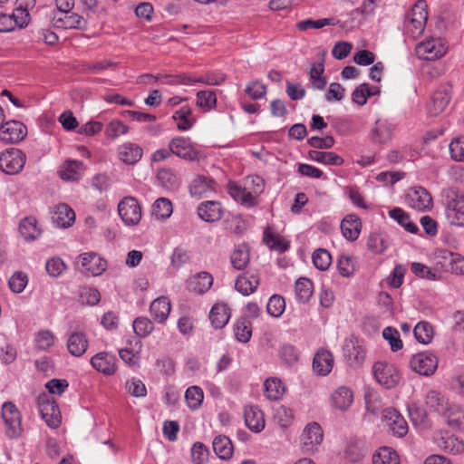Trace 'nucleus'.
Listing matches in <instances>:
<instances>
[{
	"label": "nucleus",
	"instance_id": "nucleus-44",
	"mask_svg": "<svg viewBox=\"0 0 464 464\" xmlns=\"http://www.w3.org/2000/svg\"><path fill=\"white\" fill-rule=\"evenodd\" d=\"M213 450L222 459H227L233 454L232 442L227 436H217L213 440Z\"/></svg>",
	"mask_w": 464,
	"mask_h": 464
},
{
	"label": "nucleus",
	"instance_id": "nucleus-54",
	"mask_svg": "<svg viewBox=\"0 0 464 464\" xmlns=\"http://www.w3.org/2000/svg\"><path fill=\"white\" fill-rule=\"evenodd\" d=\"M100 300V292L95 288L82 287L79 291L78 301L83 305H95Z\"/></svg>",
	"mask_w": 464,
	"mask_h": 464
},
{
	"label": "nucleus",
	"instance_id": "nucleus-39",
	"mask_svg": "<svg viewBox=\"0 0 464 464\" xmlns=\"http://www.w3.org/2000/svg\"><path fill=\"white\" fill-rule=\"evenodd\" d=\"M215 182L207 177L199 176L196 178L189 186V191L192 196H207L208 192L214 190Z\"/></svg>",
	"mask_w": 464,
	"mask_h": 464
},
{
	"label": "nucleus",
	"instance_id": "nucleus-49",
	"mask_svg": "<svg viewBox=\"0 0 464 464\" xmlns=\"http://www.w3.org/2000/svg\"><path fill=\"white\" fill-rule=\"evenodd\" d=\"M418 342L423 344L430 343L433 338V327L428 322H420L413 330Z\"/></svg>",
	"mask_w": 464,
	"mask_h": 464
},
{
	"label": "nucleus",
	"instance_id": "nucleus-30",
	"mask_svg": "<svg viewBox=\"0 0 464 464\" xmlns=\"http://www.w3.org/2000/svg\"><path fill=\"white\" fill-rule=\"evenodd\" d=\"M82 166L83 163L82 161L67 160L61 167L59 175L63 180L77 181L82 175Z\"/></svg>",
	"mask_w": 464,
	"mask_h": 464
},
{
	"label": "nucleus",
	"instance_id": "nucleus-60",
	"mask_svg": "<svg viewBox=\"0 0 464 464\" xmlns=\"http://www.w3.org/2000/svg\"><path fill=\"white\" fill-rule=\"evenodd\" d=\"M28 283L27 275L18 271L15 272L9 279L8 285L12 292L15 294L22 293Z\"/></svg>",
	"mask_w": 464,
	"mask_h": 464
},
{
	"label": "nucleus",
	"instance_id": "nucleus-48",
	"mask_svg": "<svg viewBox=\"0 0 464 464\" xmlns=\"http://www.w3.org/2000/svg\"><path fill=\"white\" fill-rule=\"evenodd\" d=\"M172 203L166 198H158L152 205V215L157 219H166L172 214Z\"/></svg>",
	"mask_w": 464,
	"mask_h": 464
},
{
	"label": "nucleus",
	"instance_id": "nucleus-46",
	"mask_svg": "<svg viewBox=\"0 0 464 464\" xmlns=\"http://www.w3.org/2000/svg\"><path fill=\"white\" fill-rule=\"evenodd\" d=\"M264 391L266 397L270 401L279 400L284 392L285 386L277 378L267 379L264 383Z\"/></svg>",
	"mask_w": 464,
	"mask_h": 464
},
{
	"label": "nucleus",
	"instance_id": "nucleus-34",
	"mask_svg": "<svg viewBox=\"0 0 464 464\" xmlns=\"http://www.w3.org/2000/svg\"><path fill=\"white\" fill-rule=\"evenodd\" d=\"M230 260L235 269H245L250 260V251L248 246L246 244H241L237 246L231 254Z\"/></svg>",
	"mask_w": 464,
	"mask_h": 464
},
{
	"label": "nucleus",
	"instance_id": "nucleus-31",
	"mask_svg": "<svg viewBox=\"0 0 464 464\" xmlns=\"http://www.w3.org/2000/svg\"><path fill=\"white\" fill-rule=\"evenodd\" d=\"M392 127L382 121H377L370 132V139L373 143L384 144L392 140Z\"/></svg>",
	"mask_w": 464,
	"mask_h": 464
},
{
	"label": "nucleus",
	"instance_id": "nucleus-18",
	"mask_svg": "<svg viewBox=\"0 0 464 464\" xmlns=\"http://www.w3.org/2000/svg\"><path fill=\"white\" fill-rule=\"evenodd\" d=\"M116 357L109 353L102 352L91 359L92 367L106 375H111L116 371Z\"/></svg>",
	"mask_w": 464,
	"mask_h": 464
},
{
	"label": "nucleus",
	"instance_id": "nucleus-56",
	"mask_svg": "<svg viewBox=\"0 0 464 464\" xmlns=\"http://www.w3.org/2000/svg\"><path fill=\"white\" fill-rule=\"evenodd\" d=\"M334 24H336L334 18H323L318 20L306 19L298 22L296 27L300 31H306L308 29H320L326 25Z\"/></svg>",
	"mask_w": 464,
	"mask_h": 464
},
{
	"label": "nucleus",
	"instance_id": "nucleus-33",
	"mask_svg": "<svg viewBox=\"0 0 464 464\" xmlns=\"http://www.w3.org/2000/svg\"><path fill=\"white\" fill-rule=\"evenodd\" d=\"M443 418L450 428L464 430V409L461 406L451 404Z\"/></svg>",
	"mask_w": 464,
	"mask_h": 464
},
{
	"label": "nucleus",
	"instance_id": "nucleus-1",
	"mask_svg": "<svg viewBox=\"0 0 464 464\" xmlns=\"http://www.w3.org/2000/svg\"><path fill=\"white\" fill-rule=\"evenodd\" d=\"M447 221L456 227H464V194L453 188L442 191Z\"/></svg>",
	"mask_w": 464,
	"mask_h": 464
},
{
	"label": "nucleus",
	"instance_id": "nucleus-41",
	"mask_svg": "<svg viewBox=\"0 0 464 464\" xmlns=\"http://www.w3.org/2000/svg\"><path fill=\"white\" fill-rule=\"evenodd\" d=\"M19 231L26 240H34L41 235V229L37 227L36 218H24L19 225Z\"/></svg>",
	"mask_w": 464,
	"mask_h": 464
},
{
	"label": "nucleus",
	"instance_id": "nucleus-10",
	"mask_svg": "<svg viewBox=\"0 0 464 464\" xmlns=\"http://www.w3.org/2000/svg\"><path fill=\"white\" fill-rule=\"evenodd\" d=\"M416 52L420 59L435 60L442 57L446 52L447 47L440 38H432L417 44Z\"/></svg>",
	"mask_w": 464,
	"mask_h": 464
},
{
	"label": "nucleus",
	"instance_id": "nucleus-45",
	"mask_svg": "<svg viewBox=\"0 0 464 464\" xmlns=\"http://www.w3.org/2000/svg\"><path fill=\"white\" fill-rule=\"evenodd\" d=\"M295 291L297 300L301 303H306L314 293L313 282L308 278L301 277L295 282Z\"/></svg>",
	"mask_w": 464,
	"mask_h": 464
},
{
	"label": "nucleus",
	"instance_id": "nucleus-47",
	"mask_svg": "<svg viewBox=\"0 0 464 464\" xmlns=\"http://www.w3.org/2000/svg\"><path fill=\"white\" fill-rule=\"evenodd\" d=\"M389 214L390 217L403 227L406 231L412 234L418 232V226L410 219V216L401 208H395L392 209Z\"/></svg>",
	"mask_w": 464,
	"mask_h": 464
},
{
	"label": "nucleus",
	"instance_id": "nucleus-28",
	"mask_svg": "<svg viewBox=\"0 0 464 464\" xmlns=\"http://www.w3.org/2000/svg\"><path fill=\"white\" fill-rule=\"evenodd\" d=\"M88 340L82 332H72L67 340V349L75 357L82 356L88 348Z\"/></svg>",
	"mask_w": 464,
	"mask_h": 464
},
{
	"label": "nucleus",
	"instance_id": "nucleus-26",
	"mask_svg": "<svg viewBox=\"0 0 464 464\" xmlns=\"http://www.w3.org/2000/svg\"><path fill=\"white\" fill-rule=\"evenodd\" d=\"M171 310L170 301L166 296L156 298L150 306V312L153 319L159 324H163Z\"/></svg>",
	"mask_w": 464,
	"mask_h": 464
},
{
	"label": "nucleus",
	"instance_id": "nucleus-27",
	"mask_svg": "<svg viewBox=\"0 0 464 464\" xmlns=\"http://www.w3.org/2000/svg\"><path fill=\"white\" fill-rule=\"evenodd\" d=\"M230 309L224 303L215 304L209 312V320L215 329H222L229 321Z\"/></svg>",
	"mask_w": 464,
	"mask_h": 464
},
{
	"label": "nucleus",
	"instance_id": "nucleus-11",
	"mask_svg": "<svg viewBox=\"0 0 464 464\" xmlns=\"http://www.w3.org/2000/svg\"><path fill=\"white\" fill-rule=\"evenodd\" d=\"M323 430L316 422L309 423L301 435L302 450L305 453L313 452L323 441Z\"/></svg>",
	"mask_w": 464,
	"mask_h": 464
},
{
	"label": "nucleus",
	"instance_id": "nucleus-22",
	"mask_svg": "<svg viewBox=\"0 0 464 464\" xmlns=\"http://www.w3.org/2000/svg\"><path fill=\"white\" fill-rule=\"evenodd\" d=\"M142 149L136 143L126 142L118 148L119 159L125 164L132 165L140 160Z\"/></svg>",
	"mask_w": 464,
	"mask_h": 464
},
{
	"label": "nucleus",
	"instance_id": "nucleus-58",
	"mask_svg": "<svg viewBox=\"0 0 464 464\" xmlns=\"http://www.w3.org/2000/svg\"><path fill=\"white\" fill-rule=\"evenodd\" d=\"M285 309V302L281 295H274L269 298V301L266 305V310L270 315L274 317H279L283 314Z\"/></svg>",
	"mask_w": 464,
	"mask_h": 464
},
{
	"label": "nucleus",
	"instance_id": "nucleus-12",
	"mask_svg": "<svg viewBox=\"0 0 464 464\" xmlns=\"http://www.w3.org/2000/svg\"><path fill=\"white\" fill-rule=\"evenodd\" d=\"M169 147L172 154L185 160H197L198 159V151L194 148L191 141L188 138L176 137L170 140Z\"/></svg>",
	"mask_w": 464,
	"mask_h": 464
},
{
	"label": "nucleus",
	"instance_id": "nucleus-20",
	"mask_svg": "<svg viewBox=\"0 0 464 464\" xmlns=\"http://www.w3.org/2000/svg\"><path fill=\"white\" fill-rule=\"evenodd\" d=\"M425 404L430 411H434L442 417L450 407L449 400L439 391L430 390L425 395Z\"/></svg>",
	"mask_w": 464,
	"mask_h": 464
},
{
	"label": "nucleus",
	"instance_id": "nucleus-25",
	"mask_svg": "<svg viewBox=\"0 0 464 464\" xmlns=\"http://www.w3.org/2000/svg\"><path fill=\"white\" fill-rule=\"evenodd\" d=\"M362 228V223L357 215H347L341 222V230L343 236L350 240L354 241L358 238Z\"/></svg>",
	"mask_w": 464,
	"mask_h": 464
},
{
	"label": "nucleus",
	"instance_id": "nucleus-3",
	"mask_svg": "<svg viewBox=\"0 0 464 464\" xmlns=\"http://www.w3.org/2000/svg\"><path fill=\"white\" fill-rule=\"evenodd\" d=\"M37 406L42 419L50 428H57L61 423V412L58 404L46 393L37 397Z\"/></svg>",
	"mask_w": 464,
	"mask_h": 464
},
{
	"label": "nucleus",
	"instance_id": "nucleus-64",
	"mask_svg": "<svg viewBox=\"0 0 464 464\" xmlns=\"http://www.w3.org/2000/svg\"><path fill=\"white\" fill-rule=\"evenodd\" d=\"M451 158L456 161H464V136L454 139L450 144Z\"/></svg>",
	"mask_w": 464,
	"mask_h": 464
},
{
	"label": "nucleus",
	"instance_id": "nucleus-43",
	"mask_svg": "<svg viewBox=\"0 0 464 464\" xmlns=\"http://www.w3.org/2000/svg\"><path fill=\"white\" fill-rule=\"evenodd\" d=\"M372 464H400V459L393 449L382 447L373 454Z\"/></svg>",
	"mask_w": 464,
	"mask_h": 464
},
{
	"label": "nucleus",
	"instance_id": "nucleus-35",
	"mask_svg": "<svg viewBox=\"0 0 464 464\" xmlns=\"http://www.w3.org/2000/svg\"><path fill=\"white\" fill-rule=\"evenodd\" d=\"M308 157L314 161L332 166H341L344 161L341 156L333 151L310 150Z\"/></svg>",
	"mask_w": 464,
	"mask_h": 464
},
{
	"label": "nucleus",
	"instance_id": "nucleus-2",
	"mask_svg": "<svg viewBox=\"0 0 464 464\" xmlns=\"http://www.w3.org/2000/svg\"><path fill=\"white\" fill-rule=\"evenodd\" d=\"M25 162L26 156L19 149L9 148L0 153V170L7 175L20 173Z\"/></svg>",
	"mask_w": 464,
	"mask_h": 464
},
{
	"label": "nucleus",
	"instance_id": "nucleus-62",
	"mask_svg": "<svg viewBox=\"0 0 464 464\" xmlns=\"http://www.w3.org/2000/svg\"><path fill=\"white\" fill-rule=\"evenodd\" d=\"M275 420L282 428H286L294 420L293 411L284 405H281L276 410Z\"/></svg>",
	"mask_w": 464,
	"mask_h": 464
},
{
	"label": "nucleus",
	"instance_id": "nucleus-55",
	"mask_svg": "<svg viewBox=\"0 0 464 464\" xmlns=\"http://www.w3.org/2000/svg\"><path fill=\"white\" fill-rule=\"evenodd\" d=\"M312 259L314 266L321 271L327 270L332 263L331 254L324 248L316 249Z\"/></svg>",
	"mask_w": 464,
	"mask_h": 464
},
{
	"label": "nucleus",
	"instance_id": "nucleus-23",
	"mask_svg": "<svg viewBox=\"0 0 464 464\" xmlns=\"http://www.w3.org/2000/svg\"><path fill=\"white\" fill-rule=\"evenodd\" d=\"M81 266L93 276H99L106 270L107 263L95 253H83L80 256Z\"/></svg>",
	"mask_w": 464,
	"mask_h": 464
},
{
	"label": "nucleus",
	"instance_id": "nucleus-59",
	"mask_svg": "<svg viewBox=\"0 0 464 464\" xmlns=\"http://www.w3.org/2000/svg\"><path fill=\"white\" fill-rule=\"evenodd\" d=\"M425 24L426 22L405 16L404 27L406 33L414 39L418 38L422 34Z\"/></svg>",
	"mask_w": 464,
	"mask_h": 464
},
{
	"label": "nucleus",
	"instance_id": "nucleus-17",
	"mask_svg": "<svg viewBox=\"0 0 464 464\" xmlns=\"http://www.w3.org/2000/svg\"><path fill=\"white\" fill-rule=\"evenodd\" d=\"M244 419L247 428L256 433L261 432L265 428L266 420L264 413L256 406H246L244 411Z\"/></svg>",
	"mask_w": 464,
	"mask_h": 464
},
{
	"label": "nucleus",
	"instance_id": "nucleus-6",
	"mask_svg": "<svg viewBox=\"0 0 464 464\" xmlns=\"http://www.w3.org/2000/svg\"><path fill=\"white\" fill-rule=\"evenodd\" d=\"M118 212L122 221L129 226L137 225L141 218V208L133 197H125L118 205Z\"/></svg>",
	"mask_w": 464,
	"mask_h": 464
},
{
	"label": "nucleus",
	"instance_id": "nucleus-21",
	"mask_svg": "<svg viewBox=\"0 0 464 464\" xmlns=\"http://www.w3.org/2000/svg\"><path fill=\"white\" fill-rule=\"evenodd\" d=\"M439 448L446 452L459 454L464 450V443L453 435L440 432L435 437Z\"/></svg>",
	"mask_w": 464,
	"mask_h": 464
},
{
	"label": "nucleus",
	"instance_id": "nucleus-40",
	"mask_svg": "<svg viewBox=\"0 0 464 464\" xmlns=\"http://www.w3.org/2000/svg\"><path fill=\"white\" fill-rule=\"evenodd\" d=\"M228 193L236 201L241 204L249 207L256 205V198L253 194L236 183L228 184Z\"/></svg>",
	"mask_w": 464,
	"mask_h": 464
},
{
	"label": "nucleus",
	"instance_id": "nucleus-14",
	"mask_svg": "<svg viewBox=\"0 0 464 464\" xmlns=\"http://www.w3.org/2000/svg\"><path fill=\"white\" fill-rule=\"evenodd\" d=\"M29 14L21 8H15L12 14H5L0 12V33L13 31L16 26L27 25Z\"/></svg>",
	"mask_w": 464,
	"mask_h": 464
},
{
	"label": "nucleus",
	"instance_id": "nucleus-7",
	"mask_svg": "<svg viewBox=\"0 0 464 464\" xmlns=\"http://www.w3.org/2000/svg\"><path fill=\"white\" fill-rule=\"evenodd\" d=\"M405 200L411 208L424 211L432 207V198L430 192L423 187L417 186L408 189Z\"/></svg>",
	"mask_w": 464,
	"mask_h": 464
},
{
	"label": "nucleus",
	"instance_id": "nucleus-37",
	"mask_svg": "<svg viewBox=\"0 0 464 464\" xmlns=\"http://www.w3.org/2000/svg\"><path fill=\"white\" fill-rule=\"evenodd\" d=\"M264 242L272 250L284 253L289 248V241L279 234H274L267 227L264 232Z\"/></svg>",
	"mask_w": 464,
	"mask_h": 464
},
{
	"label": "nucleus",
	"instance_id": "nucleus-50",
	"mask_svg": "<svg viewBox=\"0 0 464 464\" xmlns=\"http://www.w3.org/2000/svg\"><path fill=\"white\" fill-rule=\"evenodd\" d=\"M236 339L241 343H247L252 336L251 324L246 318H240L234 325Z\"/></svg>",
	"mask_w": 464,
	"mask_h": 464
},
{
	"label": "nucleus",
	"instance_id": "nucleus-36",
	"mask_svg": "<svg viewBox=\"0 0 464 464\" xmlns=\"http://www.w3.org/2000/svg\"><path fill=\"white\" fill-rule=\"evenodd\" d=\"M172 119L178 122L177 128L179 130H190L195 122L192 110L189 106H182L179 110L176 111Z\"/></svg>",
	"mask_w": 464,
	"mask_h": 464
},
{
	"label": "nucleus",
	"instance_id": "nucleus-4",
	"mask_svg": "<svg viewBox=\"0 0 464 464\" xmlns=\"http://www.w3.org/2000/svg\"><path fill=\"white\" fill-rule=\"evenodd\" d=\"M2 418L5 426V434L10 439H17L23 432L21 414L12 402H5L2 406Z\"/></svg>",
	"mask_w": 464,
	"mask_h": 464
},
{
	"label": "nucleus",
	"instance_id": "nucleus-15",
	"mask_svg": "<svg viewBox=\"0 0 464 464\" xmlns=\"http://www.w3.org/2000/svg\"><path fill=\"white\" fill-rule=\"evenodd\" d=\"M450 90V85H443L433 93L428 104V113L430 116H437L444 111L451 99Z\"/></svg>",
	"mask_w": 464,
	"mask_h": 464
},
{
	"label": "nucleus",
	"instance_id": "nucleus-16",
	"mask_svg": "<svg viewBox=\"0 0 464 464\" xmlns=\"http://www.w3.org/2000/svg\"><path fill=\"white\" fill-rule=\"evenodd\" d=\"M53 21L55 27L62 29L85 30L88 24L82 16L71 12L60 16L54 15Z\"/></svg>",
	"mask_w": 464,
	"mask_h": 464
},
{
	"label": "nucleus",
	"instance_id": "nucleus-24",
	"mask_svg": "<svg viewBox=\"0 0 464 464\" xmlns=\"http://www.w3.org/2000/svg\"><path fill=\"white\" fill-rule=\"evenodd\" d=\"M333 366L334 356L329 351L320 350L315 353L313 361V369L318 375H327L332 371Z\"/></svg>",
	"mask_w": 464,
	"mask_h": 464
},
{
	"label": "nucleus",
	"instance_id": "nucleus-8",
	"mask_svg": "<svg viewBox=\"0 0 464 464\" xmlns=\"http://www.w3.org/2000/svg\"><path fill=\"white\" fill-rule=\"evenodd\" d=\"M26 134V126L19 121H8L0 126V140L5 144L18 143Z\"/></svg>",
	"mask_w": 464,
	"mask_h": 464
},
{
	"label": "nucleus",
	"instance_id": "nucleus-61",
	"mask_svg": "<svg viewBox=\"0 0 464 464\" xmlns=\"http://www.w3.org/2000/svg\"><path fill=\"white\" fill-rule=\"evenodd\" d=\"M411 271L418 277L428 280H437V274L422 263L413 262L411 264Z\"/></svg>",
	"mask_w": 464,
	"mask_h": 464
},
{
	"label": "nucleus",
	"instance_id": "nucleus-57",
	"mask_svg": "<svg viewBox=\"0 0 464 464\" xmlns=\"http://www.w3.org/2000/svg\"><path fill=\"white\" fill-rule=\"evenodd\" d=\"M134 333L141 337L145 338L151 334L154 329L152 322L147 317H138L133 321L132 324Z\"/></svg>",
	"mask_w": 464,
	"mask_h": 464
},
{
	"label": "nucleus",
	"instance_id": "nucleus-32",
	"mask_svg": "<svg viewBox=\"0 0 464 464\" xmlns=\"http://www.w3.org/2000/svg\"><path fill=\"white\" fill-rule=\"evenodd\" d=\"M212 284V276L208 272H200L188 281V288L195 293L203 294L211 287Z\"/></svg>",
	"mask_w": 464,
	"mask_h": 464
},
{
	"label": "nucleus",
	"instance_id": "nucleus-5",
	"mask_svg": "<svg viewBox=\"0 0 464 464\" xmlns=\"http://www.w3.org/2000/svg\"><path fill=\"white\" fill-rule=\"evenodd\" d=\"M375 380L384 388L392 389L401 380L397 368L387 362H377L372 366Z\"/></svg>",
	"mask_w": 464,
	"mask_h": 464
},
{
	"label": "nucleus",
	"instance_id": "nucleus-53",
	"mask_svg": "<svg viewBox=\"0 0 464 464\" xmlns=\"http://www.w3.org/2000/svg\"><path fill=\"white\" fill-rule=\"evenodd\" d=\"M155 81L168 85H191V76L187 74H159Z\"/></svg>",
	"mask_w": 464,
	"mask_h": 464
},
{
	"label": "nucleus",
	"instance_id": "nucleus-29",
	"mask_svg": "<svg viewBox=\"0 0 464 464\" xmlns=\"http://www.w3.org/2000/svg\"><path fill=\"white\" fill-rule=\"evenodd\" d=\"M52 219L58 227H68L73 224L75 213L67 204H60L56 206Z\"/></svg>",
	"mask_w": 464,
	"mask_h": 464
},
{
	"label": "nucleus",
	"instance_id": "nucleus-9",
	"mask_svg": "<svg viewBox=\"0 0 464 464\" xmlns=\"http://www.w3.org/2000/svg\"><path fill=\"white\" fill-rule=\"evenodd\" d=\"M410 366L420 375L430 376L438 367V360L432 353H420L411 357Z\"/></svg>",
	"mask_w": 464,
	"mask_h": 464
},
{
	"label": "nucleus",
	"instance_id": "nucleus-13",
	"mask_svg": "<svg viewBox=\"0 0 464 464\" xmlns=\"http://www.w3.org/2000/svg\"><path fill=\"white\" fill-rule=\"evenodd\" d=\"M382 420L393 435L403 437L408 432V424L398 411L392 408L385 409L382 412Z\"/></svg>",
	"mask_w": 464,
	"mask_h": 464
},
{
	"label": "nucleus",
	"instance_id": "nucleus-19",
	"mask_svg": "<svg viewBox=\"0 0 464 464\" xmlns=\"http://www.w3.org/2000/svg\"><path fill=\"white\" fill-rule=\"evenodd\" d=\"M197 210L199 218L208 223L218 221L223 215L220 202L214 200L200 203Z\"/></svg>",
	"mask_w": 464,
	"mask_h": 464
},
{
	"label": "nucleus",
	"instance_id": "nucleus-38",
	"mask_svg": "<svg viewBox=\"0 0 464 464\" xmlns=\"http://www.w3.org/2000/svg\"><path fill=\"white\" fill-rule=\"evenodd\" d=\"M259 285V278L256 275L239 276L235 284L236 289L245 295L254 293Z\"/></svg>",
	"mask_w": 464,
	"mask_h": 464
},
{
	"label": "nucleus",
	"instance_id": "nucleus-42",
	"mask_svg": "<svg viewBox=\"0 0 464 464\" xmlns=\"http://www.w3.org/2000/svg\"><path fill=\"white\" fill-rule=\"evenodd\" d=\"M334 405L341 411L347 410L353 401V395L347 387H339L332 396Z\"/></svg>",
	"mask_w": 464,
	"mask_h": 464
},
{
	"label": "nucleus",
	"instance_id": "nucleus-63",
	"mask_svg": "<svg viewBox=\"0 0 464 464\" xmlns=\"http://www.w3.org/2000/svg\"><path fill=\"white\" fill-rule=\"evenodd\" d=\"M372 96V92H370V85L368 83H362L354 89L352 93V100L358 105H364L369 97Z\"/></svg>",
	"mask_w": 464,
	"mask_h": 464
},
{
	"label": "nucleus",
	"instance_id": "nucleus-51",
	"mask_svg": "<svg viewBox=\"0 0 464 464\" xmlns=\"http://www.w3.org/2000/svg\"><path fill=\"white\" fill-rule=\"evenodd\" d=\"M185 399L188 408L195 411L198 410L203 401L204 393L201 388L191 386L185 392Z\"/></svg>",
	"mask_w": 464,
	"mask_h": 464
},
{
	"label": "nucleus",
	"instance_id": "nucleus-52",
	"mask_svg": "<svg viewBox=\"0 0 464 464\" xmlns=\"http://www.w3.org/2000/svg\"><path fill=\"white\" fill-rule=\"evenodd\" d=\"M197 106L206 111L212 110L217 104V94L214 91H199L197 92Z\"/></svg>",
	"mask_w": 464,
	"mask_h": 464
}]
</instances>
